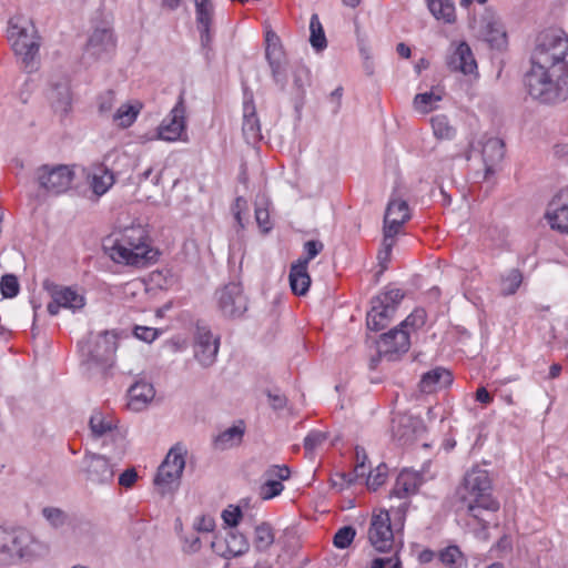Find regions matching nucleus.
Returning a JSON list of instances; mask_svg holds the SVG:
<instances>
[{
  "label": "nucleus",
  "mask_w": 568,
  "mask_h": 568,
  "mask_svg": "<svg viewBox=\"0 0 568 568\" xmlns=\"http://www.w3.org/2000/svg\"><path fill=\"white\" fill-rule=\"evenodd\" d=\"M114 183V175L105 168L98 169L91 176V187L98 196L103 195Z\"/></svg>",
  "instance_id": "nucleus-41"
},
{
  "label": "nucleus",
  "mask_w": 568,
  "mask_h": 568,
  "mask_svg": "<svg viewBox=\"0 0 568 568\" xmlns=\"http://www.w3.org/2000/svg\"><path fill=\"white\" fill-rule=\"evenodd\" d=\"M225 550L221 549V546L216 541H212V549L222 557H237L245 554L250 544L246 537L237 530H230L224 539Z\"/></svg>",
  "instance_id": "nucleus-27"
},
{
  "label": "nucleus",
  "mask_w": 568,
  "mask_h": 568,
  "mask_svg": "<svg viewBox=\"0 0 568 568\" xmlns=\"http://www.w3.org/2000/svg\"><path fill=\"white\" fill-rule=\"evenodd\" d=\"M265 58L271 69L274 82L285 90L287 59L280 38L276 33L268 31L265 38Z\"/></svg>",
  "instance_id": "nucleus-16"
},
{
  "label": "nucleus",
  "mask_w": 568,
  "mask_h": 568,
  "mask_svg": "<svg viewBox=\"0 0 568 568\" xmlns=\"http://www.w3.org/2000/svg\"><path fill=\"white\" fill-rule=\"evenodd\" d=\"M37 179L41 187L53 194H60L70 187L73 172L67 165H42L37 170Z\"/></svg>",
  "instance_id": "nucleus-18"
},
{
  "label": "nucleus",
  "mask_w": 568,
  "mask_h": 568,
  "mask_svg": "<svg viewBox=\"0 0 568 568\" xmlns=\"http://www.w3.org/2000/svg\"><path fill=\"white\" fill-rule=\"evenodd\" d=\"M387 478V466L385 464L378 465L366 477V485L369 489L376 490L382 486Z\"/></svg>",
  "instance_id": "nucleus-48"
},
{
  "label": "nucleus",
  "mask_w": 568,
  "mask_h": 568,
  "mask_svg": "<svg viewBox=\"0 0 568 568\" xmlns=\"http://www.w3.org/2000/svg\"><path fill=\"white\" fill-rule=\"evenodd\" d=\"M426 322V312L423 308H416L399 325V329H407L409 333L422 327Z\"/></svg>",
  "instance_id": "nucleus-46"
},
{
  "label": "nucleus",
  "mask_w": 568,
  "mask_h": 568,
  "mask_svg": "<svg viewBox=\"0 0 568 568\" xmlns=\"http://www.w3.org/2000/svg\"><path fill=\"white\" fill-rule=\"evenodd\" d=\"M186 450L181 445L173 446L159 466L154 484L162 496L178 487L185 467Z\"/></svg>",
  "instance_id": "nucleus-10"
},
{
  "label": "nucleus",
  "mask_w": 568,
  "mask_h": 568,
  "mask_svg": "<svg viewBox=\"0 0 568 568\" xmlns=\"http://www.w3.org/2000/svg\"><path fill=\"white\" fill-rule=\"evenodd\" d=\"M89 426L93 438L103 439V444H114V457L121 459L126 449L125 433L118 426V420L102 412H93Z\"/></svg>",
  "instance_id": "nucleus-11"
},
{
  "label": "nucleus",
  "mask_w": 568,
  "mask_h": 568,
  "mask_svg": "<svg viewBox=\"0 0 568 568\" xmlns=\"http://www.w3.org/2000/svg\"><path fill=\"white\" fill-rule=\"evenodd\" d=\"M42 515L54 528L63 526L67 521V515L60 508L45 507L42 510Z\"/></svg>",
  "instance_id": "nucleus-52"
},
{
  "label": "nucleus",
  "mask_w": 568,
  "mask_h": 568,
  "mask_svg": "<svg viewBox=\"0 0 568 568\" xmlns=\"http://www.w3.org/2000/svg\"><path fill=\"white\" fill-rule=\"evenodd\" d=\"M521 282L523 275L518 270L514 268L509 271V273L501 278V294L505 296L515 294Z\"/></svg>",
  "instance_id": "nucleus-45"
},
{
  "label": "nucleus",
  "mask_w": 568,
  "mask_h": 568,
  "mask_svg": "<svg viewBox=\"0 0 568 568\" xmlns=\"http://www.w3.org/2000/svg\"><path fill=\"white\" fill-rule=\"evenodd\" d=\"M7 32L14 53L21 58L27 71H34L37 69L36 57L40 42L32 21L23 16L12 17L9 20Z\"/></svg>",
  "instance_id": "nucleus-6"
},
{
  "label": "nucleus",
  "mask_w": 568,
  "mask_h": 568,
  "mask_svg": "<svg viewBox=\"0 0 568 568\" xmlns=\"http://www.w3.org/2000/svg\"><path fill=\"white\" fill-rule=\"evenodd\" d=\"M134 334L139 339L151 343L156 338L158 331L152 327L136 326L134 329Z\"/></svg>",
  "instance_id": "nucleus-60"
},
{
  "label": "nucleus",
  "mask_w": 568,
  "mask_h": 568,
  "mask_svg": "<svg viewBox=\"0 0 568 568\" xmlns=\"http://www.w3.org/2000/svg\"><path fill=\"white\" fill-rule=\"evenodd\" d=\"M310 42L316 51H322L327 47V40L324 33V29L318 19L317 14H312L310 21Z\"/></svg>",
  "instance_id": "nucleus-44"
},
{
  "label": "nucleus",
  "mask_w": 568,
  "mask_h": 568,
  "mask_svg": "<svg viewBox=\"0 0 568 568\" xmlns=\"http://www.w3.org/2000/svg\"><path fill=\"white\" fill-rule=\"evenodd\" d=\"M114 47L113 34L108 29H97L88 40V51L93 55H100Z\"/></svg>",
  "instance_id": "nucleus-36"
},
{
  "label": "nucleus",
  "mask_w": 568,
  "mask_h": 568,
  "mask_svg": "<svg viewBox=\"0 0 568 568\" xmlns=\"http://www.w3.org/2000/svg\"><path fill=\"white\" fill-rule=\"evenodd\" d=\"M291 477V469L286 465H272L264 473V481L258 487V496L262 500H270L282 494V481Z\"/></svg>",
  "instance_id": "nucleus-23"
},
{
  "label": "nucleus",
  "mask_w": 568,
  "mask_h": 568,
  "mask_svg": "<svg viewBox=\"0 0 568 568\" xmlns=\"http://www.w3.org/2000/svg\"><path fill=\"white\" fill-rule=\"evenodd\" d=\"M0 290L4 297H14L19 293V283L17 276L12 274L3 275L0 282Z\"/></svg>",
  "instance_id": "nucleus-51"
},
{
  "label": "nucleus",
  "mask_w": 568,
  "mask_h": 568,
  "mask_svg": "<svg viewBox=\"0 0 568 568\" xmlns=\"http://www.w3.org/2000/svg\"><path fill=\"white\" fill-rule=\"evenodd\" d=\"M50 99L57 112L67 113L71 108V92L69 84L58 83L52 88Z\"/></svg>",
  "instance_id": "nucleus-39"
},
{
  "label": "nucleus",
  "mask_w": 568,
  "mask_h": 568,
  "mask_svg": "<svg viewBox=\"0 0 568 568\" xmlns=\"http://www.w3.org/2000/svg\"><path fill=\"white\" fill-rule=\"evenodd\" d=\"M244 435V427L240 425L232 426L224 432L220 433L213 440L216 449L225 450L242 442Z\"/></svg>",
  "instance_id": "nucleus-38"
},
{
  "label": "nucleus",
  "mask_w": 568,
  "mask_h": 568,
  "mask_svg": "<svg viewBox=\"0 0 568 568\" xmlns=\"http://www.w3.org/2000/svg\"><path fill=\"white\" fill-rule=\"evenodd\" d=\"M404 297V293L398 288H390L372 300V308L367 313V327L371 331L385 328L397 305Z\"/></svg>",
  "instance_id": "nucleus-12"
},
{
  "label": "nucleus",
  "mask_w": 568,
  "mask_h": 568,
  "mask_svg": "<svg viewBox=\"0 0 568 568\" xmlns=\"http://www.w3.org/2000/svg\"><path fill=\"white\" fill-rule=\"evenodd\" d=\"M453 376L449 371L437 367L425 373L419 382V389L422 393L430 394L438 388L446 387L452 384Z\"/></svg>",
  "instance_id": "nucleus-32"
},
{
  "label": "nucleus",
  "mask_w": 568,
  "mask_h": 568,
  "mask_svg": "<svg viewBox=\"0 0 568 568\" xmlns=\"http://www.w3.org/2000/svg\"><path fill=\"white\" fill-rule=\"evenodd\" d=\"M463 554L457 546H448L439 552L440 561L450 567L458 568Z\"/></svg>",
  "instance_id": "nucleus-47"
},
{
  "label": "nucleus",
  "mask_w": 568,
  "mask_h": 568,
  "mask_svg": "<svg viewBox=\"0 0 568 568\" xmlns=\"http://www.w3.org/2000/svg\"><path fill=\"white\" fill-rule=\"evenodd\" d=\"M242 132L248 144H255L262 139L261 124L252 99L245 101L243 105Z\"/></svg>",
  "instance_id": "nucleus-28"
},
{
  "label": "nucleus",
  "mask_w": 568,
  "mask_h": 568,
  "mask_svg": "<svg viewBox=\"0 0 568 568\" xmlns=\"http://www.w3.org/2000/svg\"><path fill=\"white\" fill-rule=\"evenodd\" d=\"M420 484L422 476L419 473L404 469L397 476L392 494L398 498H405L412 494H415Z\"/></svg>",
  "instance_id": "nucleus-31"
},
{
  "label": "nucleus",
  "mask_w": 568,
  "mask_h": 568,
  "mask_svg": "<svg viewBox=\"0 0 568 568\" xmlns=\"http://www.w3.org/2000/svg\"><path fill=\"white\" fill-rule=\"evenodd\" d=\"M242 511L240 507L230 506L227 509L223 510L222 518L226 525L230 527H236L241 520Z\"/></svg>",
  "instance_id": "nucleus-58"
},
{
  "label": "nucleus",
  "mask_w": 568,
  "mask_h": 568,
  "mask_svg": "<svg viewBox=\"0 0 568 568\" xmlns=\"http://www.w3.org/2000/svg\"><path fill=\"white\" fill-rule=\"evenodd\" d=\"M267 397L274 409H282L286 405V398L282 394H272L271 392H267Z\"/></svg>",
  "instance_id": "nucleus-63"
},
{
  "label": "nucleus",
  "mask_w": 568,
  "mask_h": 568,
  "mask_svg": "<svg viewBox=\"0 0 568 568\" xmlns=\"http://www.w3.org/2000/svg\"><path fill=\"white\" fill-rule=\"evenodd\" d=\"M367 537L371 546L378 552L397 551L389 513L385 509L374 511Z\"/></svg>",
  "instance_id": "nucleus-13"
},
{
  "label": "nucleus",
  "mask_w": 568,
  "mask_h": 568,
  "mask_svg": "<svg viewBox=\"0 0 568 568\" xmlns=\"http://www.w3.org/2000/svg\"><path fill=\"white\" fill-rule=\"evenodd\" d=\"M247 210V202L244 197L242 196H239L235 199V202L232 206V211L234 213V215H239V214H242L244 211Z\"/></svg>",
  "instance_id": "nucleus-64"
},
{
  "label": "nucleus",
  "mask_w": 568,
  "mask_h": 568,
  "mask_svg": "<svg viewBox=\"0 0 568 568\" xmlns=\"http://www.w3.org/2000/svg\"><path fill=\"white\" fill-rule=\"evenodd\" d=\"M202 542L199 536L192 535L184 539L183 551L186 554H195L200 551Z\"/></svg>",
  "instance_id": "nucleus-61"
},
{
  "label": "nucleus",
  "mask_w": 568,
  "mask_h": 568,
  "mask_svg": "<svg viewBox=\"0 0 568 568\" xmlns=\"http://www.w3.org/2000/svg\"><path fill=\"white\" fill-rule=\"evenodd\" d=\"M442 99L443 91L436 89L416 94L413 104L416 111L426 114L432 112L436 108L437 102L442 101Z\"/></svg>",
  "instance_id": "nucleus-40"
},
{
  "label": "nucleus",
  "mask_w": 568,
  "mask_h": 568,
  "mask_svg": "<svg viewBox=\"0 0 568 568\" xmlns=\"http://www.w3.org/2000/svg\"><path fill=\"white\" fill-rule=\"evenodd\" d=\"M410 219L409 207L406 201L392 197L387 204L384 216V237L382 250L378 253L381 263L387 262L392 248L395 245V236L400 232L402 226Z\"/></svg>",
  "instance_id": "nucleus-8"
},
{
  "label": "nucleus",
  "mask_w": 568,
  "mask_h": 568,
  "mask_svg": "<svg viewBox=\"0 0 568 568\" xmlns=\"http://www.w3.org/2000/svg\"><path fill=\"white\" fill-rule=\"evenodd\" d=\"M474 151H478L481 154L485 174L488 176L494 173L495 165L503 160L505 145L499 138L485 134L476 143H470L469 151L465 154L466 160H470Z\"/></svg>",
  "instance_id": "nucleus-17"
},
{
  "label": "nucleus",
  "mask_w": 568,
  "mask_h": 568,
  "mask_svg": "<svg viewBox=\"0 0 568 568\" xmlns=\"http://www.w3.org/2000/svg\"><path fill=\"white\" fill-rule=\"evenodd\" d=\"M195 22L200 32V39L203 47H207L212 41V24L214 18V7L211 0H194Z\"/></svg>",
  "instance_id": "nucleus-26"
},
{
  "label": "nucleus",
  "mask_w": 568,
  "mask_h": 568,
  "mask_svg": "<svg viewBox=\"0 0 568 568\" xmlns=\"http://www.w3.org/2000/svg\"><path fill=\"white\" fill-rule=\"evenodd\" d=\"M448 65L453 71H459L464 74H471L477 69L476 60L469 45L462 42L457 45L454 53L449 57Z\"/></svg>",
  "instance_id": "nucleus-29"
},
{
  "label": "nucleus",
  "mask_w": 568,
  "mask_h": 568,
  "mask_svg": "<svg viewBox=\"0 0 568 568\" xmlns=\"http://www.w3.org/2000/svg\"><path fill=\"white\" fill-rule=\"evenodd\" d=\"M148 180H150L153 186L158 187L161 181V172L153 173V169L148 168L143 173L139 174L136 180L139 190L148 191Z\"/></svg>",
  "instance_id": "nucleus-54"
},
{
  "label": "nucleus",
  "mask_w": 568,
  "mask_h": 568,
  "mask_svg": "<svg viewBox=\"0 0 568 568\" xmlns=\"http://www.w3.org/2000/svg\"><path fill=\"white\" fill-rule=\"evenodd\" d=\"M138 479V474L134 468L126 469L119 476V485L130 488Z\"/></svg>",
  "instance_id": "nucleus-62"
},
{
  "label": "nucleus",
  "mask_w": 568,
  "mask_h": 568,
  "mask_svg": "<svg viewBox=\"0 0 568 568\" xmlns=\"http://www.w3.org/2000/svg\"><path fill=\"white\" fill-rule=\"evenodd\" d=\"M290 285L294 294L305 295L311 285V276L307 273L305 261H296L290 270Z\"/></svg>",
  "instance_id": "nucleus-34"
},
{
  "label": "nucleus",
  "mask_w": 568,
  "mask_h": 568,
  "mask_svg": "<svg viewBox=\"0 0 568 568\" xmlns=\"http://www.w3.org/2000/svg\"><path fill=\"white\" fill-rule=\"evenodd\" d=\"M545 219L552 230L568 233V187L560 190L548 203Z\"/></svg>",
  "instance_id": "nucleus-24"
},
{
  "label": "nucleus",
  "mask_w": 568,
  "mask_h": 568,
  "mask_svg": "<svg viewBox=\"0 0 568 568\" xmlns=\"http://www.w3.org/2000/svg\"><path fill=\"white\" fill-rule=\"evenodd\" d=\"M531 64H537L568 75V37L555 29L539 32L530 57Z\"/></svg>",
  "instance_id": "nucleus-3"
},
{
  "label": "nucleus",
  "mask_w": 568,
  "mask_h": 568,
  "mask_svg": "<svg viewBox=\"0 0 568 568\" xmlns=\"http://www.w3.org/2000/svg\"><path fill=\"white\" fill-rule=\"evenodd\" d=\"M326 439V433L313 430L304 438V448L307 453H313L315 449L322 446Z\"/></svg>",
  "instance_id": "nucleus-53"
},
{
  "label": "nucleus",
  "mask_w": 568,
  "mask_h": 568,
  "mask_svg": "<svg viewBox=\"0 0 568 568\" xmlns=\"http://www.w3.org/2000/svg\"><path fill=\"white\" fill-rule=\"evenodd\" d=\"M434 135L439 140H452L456 135V129L445 114H437L430 119Z\"/></svg>",
  "instance_id": "nucleus-42"
},
{
  "label": "nucleus",
  "mask_w": 568,
  "mask_h": 568,
  "mask_svg": "<svg viewBox=\"0 0 568 568\" xmlns=\"http://www.w3.org/2000/svg\"><path fill=\"white\" fill-rule=\"evenodd\" d=\"M469 27L475 36L494 47L505 43L506 32L496 11L490 7H481L474 10Z\"/></svg>",
  "instance_id": "nucleus-9"
},
{
  "label": "nucleus",
  "mask_w": 568,
  "mask_h": 568,
  "mask_svg": "<svg viewBox=\"0 0 568 568\" xmlns=\"http://www.w3.org/2000/svg\"><path fill=\"white\" fill-rule=\"evenodd\" d=\"M115 464L103 455L87 453L82 459L81 471L85 480L93 486L109 485L113 481Z\"/></svg>",
  "instance_id": "nucleus-14"
},
{
  "label": "nucleus",
  "mask_w": 568,
  "mask_h": 568,
  "mask_svg": "<svg viewBox=\"0 0 568 568\" xmlns=\"http://www.w3.org/2000/svg\"><path fill=\"white\" fill-rule=\"evenodd\" d=\"M194 529L199 532H211L215 527V521L211 516H200L195 519Z\"/></svg>",
  "instance_id": "nucleus-59"
},
{
  "label": "nucleus",
  "mask_w": 568,
  "mask_h": 568,
  "mask_svg": "<svg viewBox=\"0 0 568 568\" xmlns=\"http://www.w3.org/2000/svg\"><path fill=\"white\" fill-rule=\"evenodd\" d=\"M219 308L226 317H239L247 308L246 297L240 283H229L216 292Z\"/></svg>",
  "instance_id": "nucleus-19"
},
{
  "label": "nucleus",
  "mask_w": 568,
  "mask_h": 568,
  "mask_svg": "<svg viewBox=\"0 0 568 568\" xmlns=\"http://www.w3.org/2000/svg\"><path fill=\"white\" fill-rule=\"evenodd\" d=\"M45 290L50 293L52 301L48 304V312L54 316L59 308H69L73 312L84 306V297L71 287L59 286L53 283L44 282Z\"/></svg>",
  "instance_id": "nucleus-21"
},
{
  "label": "nucleus",
  "mask_w": 568,
  "mask_h": 568,
  "mask_svg": "<svg viewBox=\"0 0 568 568\" xmlns=\"http://www.w3.org/2000/svg\"><path fill=\"white\" fill-rule=\"evenodd\" d=\"M158 252L150 247L145 231L140 226L125 229L110 247V257L116 263L145 266L156 260Z\"/></svg>",
  "instance_id": "nucleus-4"
},
{
  "label": "nucleus",
  "mask_w": 568,
  "mask_h": 568,
  "mask_svg": "<svg viewBox=\"0 0 568 568\" xmlns=\"http://www.w3.org/2000/svg\"><path fill=\"white\" fill-rule=\"evenodd\" d=\"M355 534H356L355 529L351 526H346V527L338 529L334 536V540H333L334 546L339 549L347 548L352 544V541L355 537Z\"/></svg>",
  "instance_id": "nucleus-50"
},
{
  "label": "nucleus",
  "mask_w": 568,
  "mask_h": 568,
  "mask_svg": "<svg viewBox=\"0 0 568 568\" xmlns=\"http://www.w3.org/2000/svg\"><path fill=\"white\" fill-rule=\"evenodd\" d=\"M274 542V532L267 523L255 527L253 545L260 552L266 551Z\"/></svg>",
  "instance_id": "nucleus-43"
},
{
  "label": "nucleus",
  "mask_w": 568,
  "mask_h": 568,
  "mask_svg": "<svg viewBox=\"0 0 568 568\" xmlns=\"http://www.w3.org/2000/svg\"><path fill=\"white\" fill-rule=\"evenodd\" d=\"M323 248L324 244L321 241H307L304 243L306 256L304 258H300L298 261H305V266H307L310 261L313 260L317 254H320L323 251Z\"/></svg>",
  "instance_id": "nucleus-55"
},
{
  "label": "nucleus",
  "mask_w": 568,
  "mask_h": 568,
  "mask_svg": "<svg viewBox=\"0 0 568 568\" xmlns=\"http://www.w3.org/2000/svg\"><path fill=\"white\" fill-rule=\"evenodd\" d=\"M293 81L288 90L292 100L294 101L295 109L300 110L304 104L306 88L310 85V71L304 65H298L293 70Z\"/></svg>",
  "instance_id": "nucleus-30"
},
{
  "label": "nucleus",
  "mask_w": 568,
  "mask_h": 568,
  "mask_svg": "<svg viewBox=\"0 0 568 568\" xmlns=\"http://www.w3.org/2000/svg\"><path fill=\"white\" fill-rule=\"evenodd\" d=\"M426 428L422 419L412 415H397L392 422V435L400 445H409L423 436Z\"/></svg>",
  "instance_id": "nucleus-22"
},
{
  "label": "nucleus",
  "mask_w": 568,
  "mask_h": 568,
  "mask_svg": "<svg viewBox=\"0 0 568 568\" xmlns=\"http://www.w3.org/2000/svg\"><path fill=\"white\" fill-rule=\"evenodd\" d=\"M409 346V331L395 327L381 336V339L377 342V352L379 357L393 362L398 359L402 354H405Z\"/></svg>",
  "instance_id": "nucleus-20"
},
{
  "label": "nucleus",
  "mask_w": 568,
  "mask_h": 568,
  "mask_svg": "<svg viewBox=\"0 0 568 568\" xmlns=\"http://www.w3.org/2000/svg\"><path fill=\"white\" fill-rule=\"evenodd\" d=\"M185 131V108L182 98L172 109L168 118H165L158 128L156 138L160 140L174 142L181 139Z\"/></svg>",
  "instance_id": "nucleus-25"
},
{
  "label": "nucleus",
  "mask_w": 568,
  "mask_h": 568,
  "mask_svg": "<svg viewBox=\"0 0 568 568\" xmlns=\"http://www.w3.org/2000/svg\"><path fill=\"white\" fill-rule=\"evenodd\" d=\"M154 394V388L151 384L145 382L135 383L128 390V405L132 410L139 412L153 399Z\"/></svg>",
  "instance_id": "nucleus-33"
},
{
  "label": "nucleus",
  "mask_w": 568,
  "mask_h": 568,
  "mask_svg": "<svg viewBox=\"0 0 568 568\" xmlns=\"http://www.w3.org/2000/svg\"><path fill=\"white\" fill-rule=\"evenodd\" d=\"M141 109L142 105L139 102L134 104H122L112 114V120L116 126L126 129L135 122Z\"/></svg>",
  "instance_id": "nucleus-37"
},
{
  "label": "nucleus",
  "mask_w": 568,
  "mask_h": 568,
  "mask_svg": "<svg viewBox=\"0 0 568 568\" xmlns=\"http://www.w3.org/2000/svg\"><path fill=\"white\" fill-rule=\"evenodd\" d=\"M462 507L484 530L489 526V517L499 509V503L493 496V484L486 469L473 467L458 488Z\"/></svg>",
  "instance_id": "nucleus-1"
},
{
  "label": "nucleus",
  "mask_w": 568,
  "mask_h": 568,
  "mask_svg": "<svg viewBox=\"0 0 568 568\" xmlns=\"http://www.w3.org/2000/svg\"><path fill=\"white\" fill-rule=\"evenodd\" d=\"M371 568H403L402 561L397 556V551L390 557L375 558Z\"/></svg>",
  "instance_id": "nucleus-56"
},
{
  "label": "nucleus",
  "mask_w": 568,
  "mask_h": 568,
  "mask_svg": "<svg viewBox=\"0 0 568 568\" xmlns=\"http://www.w3.org/2000/svg\"><path fill=\"white\" fill-rule=\"evenodd\" d=\"M79 351L82 364L89 369L111 366L116 351V334L109 331L90 333L88 338L79 344Z\"/></svg>",
  "instance_id": "nucleus-7"
},
{
  "label": "nucleus",
  "mask_w": 568,
  "mask_h": 568,
  "mask_svg": "<svg viewBox=\"0 0 568 568\" xmlns=\"http://www.w3.org/2000/svg\"><path fill=\"white\" fill-rule=\"evenodd\" d=\"M98 111L100 115L106 116L111 114V111L115 104V93L112 90H108L100 94L97 100Z\"/></svg>",
  "instance_id": "nucleus-49"
},
{
  "label": "nucleus",
  "mask_w": 568,
  "mask_h": 568,
  "mask_svg": "<svg viewBox=\"0 0 568 568\" xmlns=\"http://www.w3.org/2000/svg\"><path fill=\"white\" fill-rule=\"evenodd\" d=\"M432 16L444 23L456 22V8L453 0H425Z\"/></svg>",
  "instance_id": "nucleus-35"
},
{
  "label": "nucleus",
  "mask_w": 568,
  "mask_h": 568,
  "mask_svg": "<svg viewBox=\"0 0 568 568\" xmlns=\"http://www.w3.org/2000/svg\"><path fill=\"white\" fill-rule=\"evenodd\" d=\"M529 95L541 103H557L568 99V75L531 64L525 75Z\"/></svg>",
  "instance_id": "nucleus-5"
},
{
  "label": "nucleus",
  "mask_w": 568,
  "mask_h": 568,
  "mask_svg": "<svg viewBox=\"0 0 568 568\" xmlns=\"http://www.w3.org/2000/svg\"><path fill=\"white\" fill-rule=\"evenodd\" d=\"M220 337L215 336L211 329L200 323L196 324L193 337L194 358L203 367L212 366L219 353Z\"/></svg>",
  "instance_id": "nucleus-15"
},
{
  "label": "nucleus",
  "mask_w": 568,
  "mask_h": 568,
  "mask_svg": "<svg viewBox=\"0 0 568 568\" xmlns=\"http://www.w3.org/2000/svg\"><path fill=\"white\" fill-rule=\"evenodd\" d=\"M49 554V546L24 528L0 527V562L32 561Z\"/></svg>",
  "instance_id": "nucleus-2"
},
{
  "label": "nucleus",
  "mask_w": 568,
  "mask_h": 568,
  "mask_svg": "<svg viewBox=\"0 0 568 568\" xmlns=\"http://www.w3.org/2000/svg\"><path fill=\"white\" fill-rule=\"evenodd\" d=\"M255 220L263 233H267L272 230V223L270 221V213L267 209L257 206L255 209Z\"/></svg>",
  "instance_id": "nucleus-57"
}]
</instances>
